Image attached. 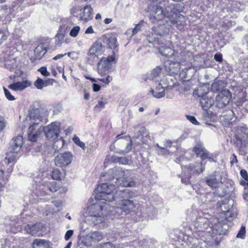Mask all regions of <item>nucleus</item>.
<instances>
[{"label": "nucleus", "instance_id": "4be33fe9", "mask_svg": "<svg viewBox=\"0 0 248 248\" xmlns=\"http://www.w3.org/2000/svg\"><path fill=\"white\" fill-rule=\"evenodd\" d=\"M165 68L170 74H176L180 69V62L177 61H169L165 64Z\"/></svg>", "mask_w": 248, "mask_h": 248}, {"label": "nucleus", "instance_id": "de8ad7c7", "mask_svg": "<svg viewBox=\"0 0 248 248\" xmlns=\"http://www.w3.org/2000/svg\"><path fill=\"white\" fill-rule=\"evenodd\" d=\"M144 24H145V22H144V20H142L136 25L134 29H129L128 31H132V35H134L137 33L141 30V28L142 26L144 25Z\"/></svg>", "mask_w": 248, "mask_h": 248}, {"label": "nucleus", "instance_id": "13d9d810", "mask_svg": "<svg viewBox=\"0 0 248 248\" xmlns=\"http://www.w3.org/2000/svg\"><path fill=\"white\" fill-rule=\"evenodd\" d=\"M38 71H39L42 75L45 77H48L50 75V74L49 72L47 71V69L46 67L42 66L38 69Z\"/></svg>", "mask_w": 248, "mask_h": 248}, {"label": "nucleus", "instance_id": "7ed1b4c3", "mask_svg": "<svg viewBox=\"0 0 248 248\" xmlns=\"http://www.w3.org/2000/svg\"><path fill=\"white\" fill-rule=\"evenodd\" d=\"M35 172L36 173L33 174V175H35L34 180L36 183V194L38 196L49 195L50 193L56 192L60 188L59 186L55 182H46L45 181L42 183V177L43 175V171Z\"/></svg>", "mask_w": 248, "mask_h": 248}, {"label": "nucleus", "instance_id": "2eb2a0df", "mask_svg": "<svg viewBox=\"0 0 248 248\" xmlns=\"http://www.w3.org/2000/svg\"><path fill=\"white\" fill-rule=\"evenodd\" d=\"M169 79L166 77H164L156 86V90H165L166 93V96L168 98H172V95H170L168 92L173 90L174 84L169 85Z\"/></svg>", "mask_w": 248, "mask_h": 248}, {"label": "nucleus", "instance_id": "f8f14e48", "mask_svg": "<svg viewBox=\"0 0 248 248\" xmlns=\"http://www.w3.org/2000/svg\"><path fill=\"white\" fill-rule=\"evenodd\" d=\"M44 131L47 138L55 140L59 136L60 131V124L57 122H53L46 127H44Z\"/></svg>", "mask_w": 248, "mask_h": 248}, {"label": "nucleus", "instance_id": "473e14b6", "mask_svg": "<svg viewBox=\"0 0 248 248\" xmlns=\"http://www.w3.org/2000/svg\"><path fill=\"white\" fill-rule=\"evenodd\" d=\"M21 224L18 221L15 219H12L10 221L8 226H7V231L16 233L21 230Z\"/></svg>", "mask_w": 248, "mask_h": 248}, {"label": "nucleus", "instance_id": "a18cd8bd", "mask_svg": "<svg viewBox=\"0 0 248 248\" xmlns=\"http://www.w3.org/2000/svg\"><path fill=\"white\" fill-rule=\"evenodd\" d=\"M65 33L66 28L64 26L63 27L61 26L59 29L58 32L56 35V38H57L60 42H61L63 40Z\"/></svg>", "mask_w": 248, "mask_h": 248}, {"label": "nucleus", "instance_id": "6e6d98bb", "mask_svg": "<svg viewBox=\"0 0 248 248\" xmlns=\"http://www.w3.org/2000/svg\"><path fill=\"white\" fill-rule=\"evenodd\" d=\"M3 89L4 91L5 95L8 100L10 101H13L15 100V97L11 94V93L8 90L6 89L5 87H3Z\"/></svg>", "mask_w": 248, "mask_h": 248}, {"label": "nucleus", "instance_id": "680f3d73", "mask_svg": "<svg viewBox=\"0 0 248 248\" xmlns=\"http://www.w3.org/2000/svg\"><path fill=\"white\" fill-rule=\"evenodd\" d=\"M203 199H202V202L204 203H207L209 202L210 200H208L209 198H211L213 197V194L211 193H206L205 195H203Z\"/></svg>", "mask_w": 248, "mask_h": 248}, {"label": "nucleus", "instance_id": "9b49d317", "mask_svg": "<svg viewBox=\"0 0 248 248\" xmlns=\"http://www.w3.org/2000/svg\"><path fill=\"white\" fill-rule=\"evenodd\" d=\"M232 98L231 93L227 89L221 91L216 96L217 106L219 108L226 107Z\"/></svg>", "mask_w": 248, "mask_h": 248}, {"label": "nucleus", "instance_id": "72a5a7b5", "mask_svg": "<svg viewBox=\"0 0 248 248\" xmlns=\"http://www.w3.org/2000/svg\"><path fill=\"white\" fill-rule=\"evenodd\" d=\"M32 246L33 248H49L50 242L44 239H36L34 240Z\"/></svg>", "mask_w": 248, "mask_h": 248}, {"label": "nucleus", "instance_id": "58836bf2", "mask_svg": "<svg viewBox=\"0 0 248 248\" xmlns=\"http://www.w3.org/2000/svg\"><path fill=\"white\" fill-rule=\"evenodd\" d=\"M197 232H195L194 238H189L188 241L189 242V246L191 248H202L199 246L202 242L199 240V238L196 237Z\"/></svg>", "mask_w": 248, "mask_h": 248}, {"label": "nucleus", "instance_id": "e2e57ef3", "mask_svg": "<svg viewBox=\"0 0 248 248\" xmlns=\"http://www.w3.org/2000/svg\"><path fill=\"white\" fill-rule=\"evenodd\" d=\"M106 76L107 77L106 78H99L98 80L103 82L106 84H108V83L110 82L112 79L108 75H107Z\"/></svg>", "mask_w": 248, "mask_h": 248}, {"label": "nucleus", "instance_id": "9d476101", "mask_svg": "<svg viewBox=\"0 0 248 248\" xmlns=\"http://www.w3.org/2000/svg\"><path fill=\"white\" fill-rule=\"evenodd\" d=\"M73 157V156L70 152L60 154L55 158V164L61 168L66 167L71 163Z\"/></svg>", "mask_w": 248, "mask_h": 248}, {"label": "nucleus", "instance_id": "bb28decb", "mask_svg": "<svg viewBox=\"0 0 248 248\" xmlns=\"http://www.w3.org/2000/svg\"><path fill=\"white\" fill-rule=\"evenodd\" d=\"M157 49L159 52L163 56L171 57L175 53V50L167 45L162 44L158 46Z\"/></svg>", "mask_w": 248, "mask_h": 248}, {"label": "nucleus", "instance_id": "49530a36", "mask_svg": "<svg viewBox=\"0 0 248 248\" xmlns=\"http://www.w3.org/2000/svg\"><path fill=\"white\" fill-rule=\"evenodd\" d=\"M64 144V140L62 138L59 139L57 138L54 141L53 148L56 150H58L61 149Z\"/></svg>", "mask_w": 248, "mask_h": 248}, {"label": "nucleus", "instance_id": "79ce46f5", "mask_svg": "<svg viewBox=\"0 0 248 248\" xmlns=\"http://www.w3.org/2000/svg\"><path fill=\"white\" fill-rule=\"evenodd\" d=\"M50 175L52 178L56 180H62L65 175V171H50Z\"/></svg>", "mask_w": 248, "mask_h": 248}, {"label": "nucleus", "instance_id": "0e129e2a", "mask_svg": "<svg viewBox=\"0 0 248 248\" xmlns=\"http://www.w3.org/2000/svg\"><path fill=\"white\" fill-rule=\"evenodd\" d=\"M168 9L170 10L172 12V15H176L177 13L175 7H174V4L173 3H169L168 4Z\"/></svg>", "mask_w": 248, "mask_h": 248}, {"label": "nucleus", "instance_id": "e433bc0d", "mask_svg": "<svg viewBox=\"0 0 248 248\" xmlns=\"http://www.w3.org/2000/svg\"><path fill=\"white\" fill-rule=\"evenodd\" d=\"M46 52V47L44 44L38 46L34 50V53L36 59H41Z\"/></svg>", "mask_w": 248, "mask_h": 248}, {"label": "nucleus", "instance_id": "dca6fc26", "mask_svg": "<svg viewBox=\"0 0 248 248\" xmlns=\"http://www.w3.org/2000/svg\"><path fill=\"white\" fill-rule=\"evenodd\" d=\"M43 228V224L41 223H38L31 226L28 225L25 226V231L31 235L39 236L42 234Z\"/></svg>", "mask_w": 248, "mask_h": 248}, {"label": "nucleus", "instance_id": "a878e982", "mask_svg": "<svg viewBox=\"0 0 248 248\" xmlns=\"http://www.w3.org/2000/svg\"><path fill=\"white\" fill-rule=\"evenodd\" d=\"M29 116L31 120H33V122L42 121V118L40 114V109L36 108L34 105L30 107L29 111Z\"/></svg>", "mask_w": 248, "mask_h": 248}, {"label": "nucleus", "instance_id": "20e7f679", "mask_svg": "<svg viewBox=\"0 0 248 248\" xmlns=\"http://www.w3.org/2000/svg\"><path fill=\"white\" fill-rule=\"evenodd\" d=\"M118 174H116V177H110L113 171L106 172L105 173L101 175V178L102 180H104L103 178L106 177V179L108 180H115L114 182L117 185L122 186L125 187H132L134 186L135 185V179L130 177L128 173H125V171H117Z\"/></svg>", "mask_w": 248, "mask_h": 248}, {"label": "nucleus", "instance_id": "3c124183", "mask_svg": "<svg viewBox=\"0 0 248 248\" xmlns=\"http://www.w3.org/2000/svg\"><path fill=\"white\" fill-rule=\"evenodd\" d=\"M15 160V155H10V154L7 155L4 159V162L8 164L11 163L12 165L14 164Z\"/></svg>", "mask_w": 248, "mask_h": 248}, {"label": "nucleus", "instance_id": "c756f323", "mask_svg": "<svg viewBox=\"0 0 248 248\" xmlns=\"http://www.w3.org/2000/svg\"><path fill=\"white\" fill-rule=\"evenodd\" d=\"M30 85V82L26 80L10 84L8 86V88L15 91H22Z\"/></svg>", "mask_w": 248, "mask_h": 248}, {"label": "nucleus", "instance_id": "603ef678", "mask_svg": "<svg viewBox=\"0 0 248 248\" xmlns=\"http://www.w3.org/2000/svg\"><path fill=\"white\" fill-rule=\"evenodd\" d=\"M80 28L78 26L74 27L70 32V36L73 37H76L80 31Z\"/></svg>", "mask_w": 248, "mask_h": 248}, {"label": "nucleus", "instance_id": "f03ea898", "mask_svg": "<svg viewBox=\"0 0 248 248\" xmlns=\"http://www.w3.org/2000/svg\"><path fill=\"white\" fill-rule=\"evenodd\" d=\"M210 216L204 214L202 211L194 209L192 213V220L196 232H203L209 227L216 230L219 234L225 231H220V227L222 226L221 221L218 219H215L214 224L209 221Z\"/></svg>", "mask_w": 248, "mask_h": 248}, {"label": "nucleus", "instance_id": "aec40b11", "mask_svg": "<svg viewBox=\"0 0 248 248\" xmlns=\"http://www.w3.org/2000/svg\"><path fill=\"white\" fill-rule=\"evenodd\" d=\"M205 179L207 185L212 188H216L218 186L219 182L221 184L225 182V179L223 180L222 178L219 180L218 175L217 174L210 175Z\"/></svg>", "mask_w": 248, "mask_h": 248}, {"label": "nucleus", "instance_id": "052dcab7", "mask_svg": "<svg viewBox=\"0 0 248 248\" xmlns=\"http://www.w3.org/2000/svg\"><path fill=\"white\" fill-rule=\"evenodd\" d=\"M186 117L188 120H189L192 124L195 125L199 124V123L197 121L195 117L193 116L186 115Z\"/></svg>", "mask_w": 248, "mask_h": 248}, {"label": "nucleus", "instance_id": "c85d7f7f", "mask_svg": "<svg viewBox=\"0 0 248 248\" xmlns=\"http://www.w3.org/2000/svg\"><path fill=\"white\" fill-rule=\"evenodd\" d=\"M236 216L237 214L236 212L233 210V208L230 210V211L227 212L226 213H224L225 221H223L222 220H220L219 219V220L221 221V223H222V226L220 227V228H223V229L225 231H226L228 228V226L227 225L225 221H231L233 218L236 217Z\"/></svg>", "mask_w": 248, "mask_h": 248}, {"label": "nucleus", "instance_id": "864d4df0", "mask_svg": "<svg viewBox=\"0 0 248 248\" xmlns=\"http://www.w3.org/2000/svg\"><path fill=\"white\" fill-rule=\"evenodd\" d=\"M106 103L102 101H99L97 104L94 107V111L96 112H99L101 110L105 107Z\"/></svg>", "mask_w": 248, "mask_h": 248}, {"label": "nucleus", "instance_id": "09e8293b", "mask_svg": "<svg viewBox=\"0 0 248 248\" xmlns=\"http://www.w3.org/2000/svg\"><path fill=\"white\" fill-rule=\"evenodd\" d=\"M73 140L76 145L81 147L83 150H85V144L83 142L80 141L78 137L75 136L73 138Z\"/></svg>", "mask_w": 248, "mask_h": 248}, {"label": "nucleus", "instance_id": "a19ab883", "mask_svg": "<svg viewBox=\"0 0 248 248\" xmlns=\"http://www.w3.org/2000/svg\"><path fill=\"white\" fill-rule=\"evenodd\" d=\"M51 205L54 207L49 210V213L54 214L60 211L62 209V202L60 200L53 201L51 203Z\"/></svg>", "mask_w": 248, "mask_h": 248}, {"label": "nucleus", "instance_id": "2f4dec72", "mask_svg": "<svg viewBox=\"0 0 248 248\" xmlns=\"http://www.w3.org/2000/svg\"><path fill=\"white\" fill-rule=\"evenodd\" d=\"M170 23L171 26H174L178 30H181L185 25V17L182 15H180L174 19H170Z\"/></svg>", "mask_w": 248, "mask_h": 248}, {"label": "nucleus", "instance_id": "423d86ee", "mask_svg": "<svg viewBox=\"0 0 248 248\" xmlns=\"http://www.w3.org/2000/svg\"><path fill=\"white\" fill-rule=\"evenodd\" d=\"M115 60V55H112L107 58L102 57L98 63V72L101 76H106L108 74V71L111 68V62Z\"/></svg>", "mask_w": 248, "mask_h": 248}, {"label": "nucleus", "instance_id": "f257e3e1", "mask_svg": "<svg viewBox=\"0 0 248 248\" xmlns=\"http://www.w3.org/2000/svg\"><path fill=\"white\" fill-rule=\"evenodd\" d=\"M98 192L95 196L96 202L88 207L89 216L88 219L94 225H98L101 228L107 226L106 216L108 213V205L103 200L108 202H115V207L121 210L122 215H126L131 212L137 210V213L144 215L152 210L147 208L142 202H138L135 200H130L134 197V193L129 189L116 190V186L112 184L102 183L97 188Z\"/></svg>", "mask_w": 248, "mask_h": 248}, {"label": "nucleus", "instance_id": "c9c22d12", "mask_svg": "<svg viewBox=\"0 0 248 248\" xmlns=\"http://www.w3.org/2000/svg\"><path fill=\"white\" fill-rule=\"evenodd\" d=\"M15 238L11 236L1 240V245L4 248H16V245L15 244L16 243L15 242Z\"/></svg>", "mask_w": 248, "mask_h": 248}, {"label": "nucleus", "instance_id": "cd10ccee", "mask_svg": "<svg viewBox=\"0 0 248 248\" xmlns=\"http://www.w3.org/2000/svg\"><path fill=\"white\" fill-rule=\"evenodd\" d=\"M233 201L232 200L225 199L217 203V207L219 208L223 213H225L232 209Z\"/></svg>", "mask_w": 248, "mask_h": 248}, {"label": "nucleus", "instance_id": "338daca9", "mask_svg": "<svg viewBox=\"0 0 248 248\" xmlns=\"http://www.w3.org/2000/svg\"><path fill=\"white\" fill-rule=\"evenodd\" d=\"M214 59L217 62H221L223 61L222 55L220 53H216L214 55Z\"/></svg>", "mask_w": 248, "mask_h": 248}, {"label": "nucleus", "instance_id": "f704fd0d", "mask_svg": "<svg viewBox=\"0 0 248 248\" xmlns=\"http://www.w3.org/2000/svg\"><path fill=\"white\" fill-rule=\"evenodd\" d=\"M155 33L158 35L164 36L170 31V29L166 25H160L153 28Z\"/></svg>", "mask_w": 248, "mask_h": 248}, {"label": "nucleus", "instance_id": "ddd939ff", "mask_svg": "<svg viewBox=\"0 0 248 248\" xmlns=\"http://www.w3.org/2000/svg\"><path fill=\"white\" fill-rule=\"evenodd\" d=\"M5 67L12 72L15 73L16 76L21 75L20 62L17 58H9L5 63Z\"/></svg>", "mask_w": 248, "mask_h": 248}, {"label": "nucleus", "instance_id": "0eeeda50", "mask_svg": "<svg viewBox=\"0 0 248 248\" xmlns=\"http://www.w3.org/2000/svg\"><path fill=\"white\" fill-rule=\"evenodd\" d=\"M203 88L200 87L197 90L194 91V94L198 95V97L200 98V104L202 108L206 110L212 106L213 100L207 95L208 92V89H206L204 93H203Z\"/></svg>", "mask_w": 248, "mask_h": 248}, {"label": "nucleus", "instance_id": "4468645a", "mask_svg": "<svg viewBox=\"0 0 248 248\" xmlns=\"http://www.w3.org/2000/svg\"><path fill=\"white\" fill-rule=\"evenodd\" d=\"M236 138L244 146L248 143V129L245 124H242L236 128Z\"/></svg>", "mask_w": 248, "mask_h": 248}, {"label": "nucleus", "instance_id": "f3484780", "mask_svg": "<svg viewBox=\"0 0 248 248\" xmlns=\"http://www.w3.org/2000/svg\"><path fill=\"white\" fill-rule=\"evenodd\" d=\"M164 17V10L157 5L153 6L150 13V19L152 22L159 20Z\"/></svg>", "mask_w": 248, "mask_h": 248}, {"label": "nucleus", "instance_id": "774afa93", "mask_svg": "<svg viewBox=\"0 0 248 248\" xmlns=\"http://www.w3.org/2000/svg\"><path fill=\"white\" fill-rule=\"evenodd\" d=\"M102 248H116L111 242H107L102 245Z\"/></svg>", "mask_w": 248, "mask_h": 248}, {"label": "nucleus", "instance_id": "b1692460", "mask_svg": "<svg viewBox=\"0 0 248 248\" xmlns=\"http://www.w3.org/2000/svg\"><path fill=\"white\" fill-rule=\"evenodd\" d=\"M117 140L122 139L121 141L122 143H125V141H127L126 143V146L124 150H121L118 151L117 153L120 155H124L125 154L128 153L132 150V141L129 136H125L123 139L121 135H118L116 137Z\"/></svg>", "mask_w": 248, "mask_h": 248}, {"label": "nucleus", "instance_id": "37998d69", "mask_svg": "<svg viewBox=\"0 0 248 248\" xmlns=\"http://www.w3.org/2000/svg\"><path fill=\"white\" fill-rule=\"evenodd\" d=\"M181 177V181L185 184H188L190 182V178H191V174L190 171H182L180 175Z\"/></svg>", "mask_w": 248, "mask_h": 248}, {"label": "nucleus", "instance_id": "412c9836", "mask_svg": "<svg viewBox=\"0 0 248 248\" xmlns=\"http://www.w3.org/2000/svg\"><path fill=\"white\" fill-rule=\"evenodd\" d=\"M23 143V138L21 136H18L14 138L11 143L10 152L12 153H17L20 150Z\"/></svg>", "mask_w": 248, "mask_h": 248}, {"label": "nucleus", "instance_id": "4d7b16f0", "mask_svg": "<svg viewBox=\"0 0 248 248\" xmlns=\"http://www.w3.org/2000/svg\"><path fill=\"white\" fill-rule=\"evenodd\" d=\"M164 17H168L170 19H171V17L173 16L172 12L168 9V4L166 6L165 10H164Z\"/></svg>", "mask_w": 248, "mask_h": 248}, {"label": "nucleus", "instance_id": "1a4fd4ad", "mask_svg": "<svg viewBox=\"0 0 248 248\" xmlns=\"http://www.w3.org/2000/svg\"><path fill=\"white\" fill-rule=\"evenodd\" d=\"M103 238L102 233L99 232H92L81 238V242L85 246L90 247L93 243L100 241Z\"/></svg>", "mask_w": 248, "mask_h": 248}, {"label": "nucleus", "instance_id": "39448f33", "mask_svg": "<svg viewBox=\"0 0 248 248\" xmlns=\"http://www.w3.org/2000/svg\"><path fill=\"white\" fill-rule=\"evenodd\" d=\"M105 50V47L100 40L94 42L89 50L88 60L89 63L93 64L97 62L100 57L102 56Z\"/></svg>", "mask_w": 248, "mask_h": 248}, {"label": "nucleus", "instance_id": "bf43d9fd", "mask_svg": "<svg viewBox=\"0 0 248 248\" xmlns=\"http://www.w3.org/2000/svg\"><path fill=\"white\" fill-rule=\"evenodd\" d=\"M130 163V160L127 157H120V164L127 165L129 164Z\"/></svg>", "mask_w": 248, "mask_h": 248}, {"label": "nucleus", "instance_id": "ea45409f", "mask_svg": "<svg viewBox=\"0 0 248 248\" xmlns=\"http://www.w3.org/2000/svg\"><path fill=\"white\" fill-rule=\"evenodd\" d=\"M162 69L159 66L156 67L154 70H153L151 73L147 76L148 78H145L144 80L147 81L148 79L150 80H154V79L157 77L161 73Z\"/></svg>", "mask_w": 248, "mask_h": 248}, {"label": "nucleus", "instance_id": "c03bdc74", "mask_svg": "<svg viewBox=\"0 0 248 248\" xmlns=\"http://www.w3.org/2000/svg\"><path fill=\"white\" fill-rule=\"evenodd\" d=\"M150 92L152 93L153 96L156 98H161L165 96L166 91L165 90H162L160 91V90L156 91V88L155 90H153L151 89Z\"/></svg>", "mask_w": 248, "mask_h": 248}, {"label": "nucleus", "instance_id": "69168bd1", "mask_svg": "<svg viewBox=\"0 0 248 248\" xmlns=\"http://www.w3.org/2000/svg\"><path fill=\"white\" fill-rule=\"evenodd\" d=\"M73 233H74V232L73 230H68L65 234V236H64L65 240L66 241H68L70 238V237L73 235Z\"/></svg>", "mask_w": 248, "mask_h": 248}, {"label": "nucleus", "instance_id": "5701e85b", "mask_svg": "<svg viewBox=\"0 0 248 248\" xmlns=\"http://www.w3.org/2000/svg\"><path fill=\"white\" fill-rule=\"evenodd\" d=\"M236 119L232 110H228L224 112L220 117V119L222 121L228 124H232L235 122Z\"/></svg>", "mask_w": 248, "mask_h": 248}, {"label": "nucleus", "instance_id": "a211bd4d", "mask_svg": "<svg viewBox=\"0 0 248 248\" xmlns=\"http://www.w3.org/2000/svg\"><path fill=\"white\" fill-rule=\"evenodd\" d=\"M242 178L239 181L240 184L244 187L243 198L248 202V174L247 171H240Z\"/></svg>", "mask_w": 248, "mask_h": 248}, {"label": "nucleus", "instance_id": "6e6552de", "mask_svg": "<svg viewBox=\"0 0 248 248\" xmlns=\"http://www.w3.org/2000/svg\"><path fill=\"white\" fill-rule=\"evenodd\" d=\"M44 131V127L38 122H33L30 124L28 131L29 140L32 142L37 140L38 137Z\"/></svg>", "mask_w": 248, "mask_h": 248}, {"label": "nucleus", "instance_id": "5fc2aeb1", "mask_svg": "<svg viewBox=\"0 0 248 248\" xmlns=\"http://www.w3.org/2000/svg\"><path fill=\"white\" fill-rule=\"evenodd\" d=\"M246 234V228L244 226H242L236 235V237L241 239H244Z\"/></svg>", "mask_w": 248, "mask_h": 248}, {"label": "nucleus", "instance_id": "8fccbe9b", "mask_svg": "<svg viewBox=\"0 0 248 248\" xmlns=\"http://www.w3.org/2000/svg\"><path fill=\"white\" fill-rule=\"evenodd\" d=\"M222 84V81L219 80L215 81L212 84L211 86V89L214 91H218L222 88L220 87Z\"/></svg>", "mask_w": 248, "mask_h": 248}, {"label": "nucleus", "instance_id": "393cba45", "mask_svg": "<svg viewBox=\"0 0 248 248\" xmlns=\"http://www.w3.org/2000/svg\"><path fill=\"white\" fill-rule=\"evenodd\" d=\"M193 151L197 156L201 157L202 159H205L209 155V152L205 149L202 144L198 143L193 148Z\"/></svg>", "mask_w": 248, "mask_h": 248}, {"label": "nucleus", "instance_id": "6ab92c4d", "mask_svg": "<svg viewBox=\"0 0 248 248\" xmlns=\"http://www.w3.org/2000/svg\"><path fill=\"white\" fill-rule=\"evenodd\" d=\"M81 12L79 15V20L81 21L87 22L93 18V9L90 5H86L83 9L81 10Z\"/></svg>", "mask_w": 248, "mask_h": 248}, {"label": "nucleus", "instance_id": "4c0bfd02", "mask_svg": "<svg viewBox=\"0 0 248 248\" xmlns=\"http://www.w3.org/2000/svg\"><path fill=\"white\" fill-rule=\"evenodd\" d=\"M105 39L106 43H107L108 47L111 49H115L116 48L118 44L117 41V38L114 36H107L105 37Z\"/></svg>", "mask_w": 248, "mask_h": 248}, {"label": "nucleus", "instance_id": "7c9ffc66", "mask_svg": "<svg viewBox=\"0 0 248 248\" xmlns=\"http://www.w3.org/2000/svg\"><path fill=\"white\" fill-rule=\"evenodd\" d=\"M54 80L53 79L48 78L43 80L38 78L34 82V85L38 89H42L43 87H47L49 85H52Z\"/></svg>", "mask_w": 248, "mask_h": 248}]
</instances>
